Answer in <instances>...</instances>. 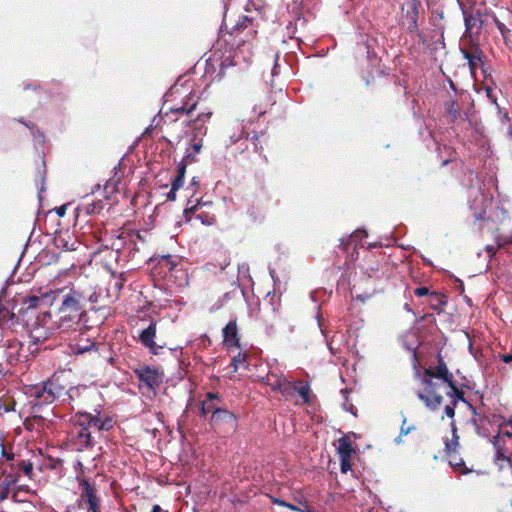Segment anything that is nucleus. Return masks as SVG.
Masks as SVG:
<instances>
[{"label":"nucleus","mask_w":512,"mask_h":512,"mask_svg":"<svg viewBox=\"0 0 512 512\" xmlns=\"http://www.w3.org/2000/svg\"><path fill=\"white\" fill-rule=\"evenodd\" d=\"M65 211H66V206H64V205L56 208V213H57L60 217H62V216H64V215H65Z\"/></svg>","instance_id":"69168bd1"},{"label":"nucleus","mask_w":512,"mask_h":512,"mask_svg":"<svg viewBox=\"0 0 512 512\" xmlns=\"http://www.w3.org/2000/svg\"><path fill=\"white\" fill-rule=\"evenodd\" d=\"M81 294L70 290L67 294L63 296L61 305L59 307V312H69V313H78L83 314V310L81 307Z\"/></svg>","instance_id":"9b49d317"},{"label":"nucleus","mask_w":512,"mask_h":512,"mask_svg":"<svg viewBox=\"0 0 512 512\" xmlns=\"http://www.w3.org/2000/svg\"><path fill=\"white\" fill-rule=\"evenodd\" d=\"M421 7L420 0H406L402 4V12L406 20H418L419 8Z\"/></svg>","instance_id":"aec40b11"},{"label":"nucleus","mask_w":512,"mask_h":512,"mask_svg":"<svg viewBox=\"0 0 512 512\" xmlns=\"http://www.w3.org/2000/svg\"><path fill=\"white\" fill-rule=\"evenodd\" d=\"M407 31L411 35H419L418 20H406Z\"/></svg>","instance_id":"e433bc0d"},{"label":"nucleus","mask_w":512,"mask_h":512,"mask_svg":"<svg viewBox=\"0 0 512 512\" xmlns=\"http://www.w3.org/2000/svg\"><path fill=\"white\" fill-rule=\"evenodd\" d=\"M414 294L418 297L428 296L430 297L431 292L427 287L421 286L414 290Z\"/></svg>","instance_id":"a18cd8bd"},{"label":"nucleus","mask_w":512,"mask_h":512,"mask_svg":"<svg viewBox=\"0 0 512 512\" xmlns=\"http://www.w3.org/2000/svg\"><path fill=\"white\" fill-rule=\"evenodd\" d=\"M83 314L78 313H69V312H59L57 315V319L52 321V317L49 312H44L41 316L37 318L36 323L39 327H36L33 332L35 333L34 337L39 340L40 338H47V332L42 333V329L47 328L48 330H60V331H68L69 329L74 328L79 321L81 320Z\"/></svg>","instance_id":"f03ea898"},{"label":"nucleus","mask_w":512,"mask_h":512,"mask_svg":"<svg viewBox=\"0 0 512 512\" xmlns=\"http://www.w3.org/2000/svg\"><path fill=\"white\" fill-rule=\"evenodd\" d=\"M72 350L75 355H81V354H84V353L90 352V351L97 352V347L94 342H90L86 345L77 344L72 348Z\"/></svg>","instance_id":"2f4dec72"},{"label":"nucleus","mask_w":512,"mask_h":512,"mask_svg":"<svg viewBox=\"0 0 512 512\" xmlns=\"http://www.w3.org/2000/svg\"><path fill=\"white\" fill-rule=\"evenodd\" d=\"M502 360L505 363H511L512 362V353H507L502 356Z\"/></svg>","instance_id":"338daca9"},{"label":"nucleus","mask_w":512,"mask_h":512,"mask_svg":"<svg viewBox=\"0 0 512 512\" xmlns=\"http://www.w3.org/2000/svg\"><path fill=\"white\" fill-rule=\"evenodd\" d=\"M354 452L352 445L349 440L346 438H341L339 440L338 453L340 457L350 458L352 453Z\"/></svg>","instance_id":"cd10ccee"},{"label":"nucleus","mask_w":512,"mask_h":512,"mask_svg":"<svg viewBox=\"0 0 512 512\" xmlns=\"http://www.w3.org/2000/svg\"><path fill=\"white\" fill-rule=\"evenodd\" d=\"M286 507L292 511H297V512H312L311 510L309 509H301L299 507H297L296 505L294 504H291V503H287Z\"/></svg>","instance_id":"603ef678"},{"label":"nucleus","mask_w":512,"mask_h":512,"mask_svg":"<svg viewBox=\"0 0 512 512\" xmlns=\"http://www.w3.org/2000/svg\"><path fill=\"white\" fill-rule=\"evenodd\" d=\"M189 163L182 159V161L177 166V176L180 178H185L186 168Z\"/></svg>","instance_id":"79ce46f5"},{"label":"nucleus","mask_w":512,"mask_h":512,"mask_svg":"<svg viewBox=\"0 0 512 512\" xmlns=\"http://www.w3.org/2000/svg\"><path fill=\"white\" fill-rule=\"evenodd\" d=\"M242 19L243 21L242 22H238L236 27L238 29H242V28H245L246 25H245V22H249L250 21V18L248 16H242Z\"/></svg>","instance_id":"bf43d9fd"},{"label":"nucleus","mask_w":512,"mask_h":512,"mask_svg":"<svg viewBox=\"0 0 512 512\" xmlns=\"http://www.w3.org/2000/svg\"><path fill=\"white\" fill-rule=\"evenodd\" d=\"M21 344L17 341L10 342L7 346L0 347V356L6 358V361L13 365L19 361V351Z\"/></svg>","instance_id":"f3484780"},{"label":"nucleus","mask_w":512,"mask_h":512,"mask_svg":"<svg viewBox=\"0 0 512 512\" xmlns=\"http://www.w3.org/2000/svg\"><path fill=\"white\" fill-rule=\"evenodd\" d=\"M78 419L82 421L90 430L93 428L97 431H103L102 425L103 419H101L98 415H92L88 412H79L77 413Z\"/></svg>","instance_id":"412c9836"},{"label":"nucleus","mask_w":512,"mask_h":512,"mask_svg":"<svg viewBox=\"0 0 512 512\" xmlns=\"http://www.w3.org/2000/svg\"><path fill=\"white\" fill-rule=\"evenodd\" d=\"M444 108L449 122L468 119L467 112H462L459 104L455 100H447L444 103Z\"/></svg>","instance_id":"dca6fc26"},{"label":"nucleus","mask_w":512,"mask_h":512,"mask_svg":"<svg viewBox=\"0 0 512 512\" xmlns=\"http://www.w3.org/2000/svg\"><path fill=\"white\" fill-rule=\"evenodd\" d=\"M219 401V396L216 393L208 392L206 399L200 403L199 414L201 417H206L209 413L213 414Z\"/></svg>","instance_id":"6ab92c4d"},{"label":"nucleus","mask_w":512,"mask_h":512,"mask_svg":"<svg viewBox=\"0 0 512 512\" xmlns=\"http://www.w3.org/2000/svg\"><path fill=\"white\" fill-rule=\"evenodd\" d=\"M156 336V323L151 322L147 328L141 331L139 335L140 342L150 350L155 352V342L154 338Z\"/></svg>","instance_id":"a211bd4d"},{"label":"nucleus","mask_w":512,"mask_h":512,"mask_svg":"<svg viewBox=\"0 0 512 512\" xmlns=\"http://www.w3.org/2000/svg\"><path fill=\"white\" fill-rule=\"evenodd\" d=\"M459 8L462 12L464 19L465 30L461 37L463 45L475 44L479 41L483 25L485 23V16L479 7L474 3L461 4Z\"/></svg>","instance_id":"f257e3e1"},{"label":"nucleus","mask_w":512,"mask_h":512,"mask_svg":"<svg viewBox=\"0 0 512 512\" xmlns=\"http://www.w3.org/2000/svg\"><path fill=\"white\" fill-rule=\"evenodd\" d=\"M249 270V267L246 263H242L241 265H238V273L245 275Z\"/></svg>","instance_id":"6e6d98bb"},{"label":"nucleus","mask_w":512,"mask_h":512,"mask_svg":"<svg viewBox=\"0 0 512 512\" xmlns=\"http://www.w3.org/2000/svg\"><path fill=\"white\" fill-rule=\"evenodd\" d=\"M69 445L74 451L91 449L95 445L92 431L75 415V422L69 433Z\"/></svg>","instance_id":"39448f33"},{"label":"nucleus","mask_w":512,"mask_h":512,"mask_svg":"<svg viewBox=\"0 0 512 512\" xmlns=\"http://www.w3.org/2000/svg\"><path fill=\"white\" fill-rule=\"evenodd\" d=\"M266 384L273 390L279 391L283 396L294 395L296 385L282 373L271 371L266 376Z\"/></svg>","instance_id":"1a4fd4ad"},{"label":"nucleus","mask_w":512,"mask_h":512,"mask_svg":"<svg viewBox=\"0 0 512 512\" xmlns=\"http://www.w3.org/2000/svg\"><path fill=\"white\" fill-rule=\"evenodd\" d=\"M498 248L512 245V231L507 234H501L496 237Z\"/></svg>","instance_id":"473e14b6"},{"label":"nucleus","mask_w":512,"mask_h":512,"mask_svg":"<svg viewBox=\"0 0 512 512\" xmlns=\"http://www.w3.org/2000/svg\"><path fill=\"white\" fill-rule=\"evenodd\" d=\"M234 367V371H237L240 367H245L246 365V354L238 353L237 356L233 357L232 363Z\"/></svg>","instance_id":"f704fd0d"},{"label":"nucleus","mask_w":512,"mask_h":512,"mask_svg":"<svg viewBox=\"0 0 512 512\" xmlns=\"http://www.w3.org/2000/svg\"><path fill=\"white\" fill-rule=\"evenodd\" d=\"M102 425V430L103 431H108L109 429L112 428V419L111 418H105L103 419V423H101Z\"/></svg>","instance_id":"3c124183"},{"label":"nucleus","mask_w":512,"mask_h":512,"mask_svg":"<svg viewBox=\"0 0 512 512\" xmlns=\"http://www.w3.org/2000/svg\"><path fill=\"white\" fill-rule=\"evenodd\" d=\"M15 481L13 479H10L9 477H5L3 480L0 481V501L5 500L10 491V486Z\"/></svg>","instance_id":"c756f323"},{"label":"nucleus","mask_w":512,"mask_h":512,"mask_svg":"<svg viewBox=\"0 0 512 512\" xmlns=\"http://www.w3.org/2000/svg\"><path fill=\"white\" fill-rule=\"evenodd\" d=\"M178 190H172V188L170 189V191L167 193V199L169 201H174L176 199V192Z\"/></svg>","instance_id":"052dcab7"},{"label":"nucleus","mask_w":512,"mask_h":512,"mask_svg":"<svg viewBox=\"0 0 512 512\" xmlns=\"http://www.w3.org/2000/svg\"><path fill=\"white\" fill-rule=\"evenodd\" d=\"M309 387L307 385H303L301 387H296V390L295 392L297 391L298 394L305 400L307 401L308 399V394H309Z\"/></svg>","instance_id":"c03bdc74"},{"label":"nucleus","mask_w":512,"mask_h":512,"mask_svg":"<svg viewBox=\"0 0 512 512\" xmlns=\"http://www.w3.org/2000/svg\"><path fill=\"white\" fill-rule=\"evenodd\" d=\"M460 50L463 54V57L467 59L471 72L474 73L475 69L483 64V53L478 43L463 45Z\"/></svg>","instance_id":"f8f14e48"},{"label":"nucleus","mask_w":512,"mask_h":512,"mask_svg":"<svg viewBox=\"0 0 512 512\" xmlns=\"http://www.w3.org/2000/svg\"><path fill=\"white\" fill-rule=\"evenodd\" d=\"M247 215L250 221L254 224H262L265 220L264 212L261 209L254 206L250 207L247 210Z\"/></svg>","instance_id":"bb28decb"},{"label":"nucleus","mask_w":512,"mask_h":512,"mask_svg":"<svg viewBox=\"0 0 512 512\" xmlns=\"http://www.w3.org/2000/svg\"><path fill=\"white\" fill-rule=\"evenodd\" d=\"M452 430H453V439L451 442L446 443L447 450H451L453 445L454 446L458 445V436L456 434V427H455L454 423H452Z\"/></svg>","instance_id":"37998d69"},{"label":"nucleus","mask_w":512,"mask_h":512,"mask_svg":"<svg viewBox=\"0 0 512 512\" xmlns=\"http://www.w3.org/2000/svg\"><path fill=\"white\" fill-rule=\"evenodd\" d=\"M82 486V494L81 500L84 501L88 505V512H101L99 499L96 496V488L91 485L88 481H83L81 483Z\"/></svg>","instance_id":"ddd939ff"},{"label":"nucleus","mask_w":512,"mask_h":512,"mask_svg":"<svg viewBox=\"0 0 512 512\" xmlns=\"http://www.w3.org/2000/svg\"><path fill=\"white\" fill-rule=\"evenodd\" d=\"M196 108V103L194 102L189 107L186 106V104L182 105L181 107L172 109L175 113H185L187 115L191 114L192 111Z\"/></svg>","instance_id":"58836bf2"},{"label":"nucleus","mask_w":512,"mask_h":512,"mask_svg":"<svg viewBox=\"0 0 512 512\" xmlns=\"http://www.w3.org/2000/svg\"><path fill=\"white\" fill-rule=\"evenodd\" d=\"M444 412H445L447 417L453 418L454 415H455V406L453 404L452 405H446Z\"/></svg>","instance_id":"09e8293b"},{"label":"nucleus","mask_w":512,"mask_h":512,"mask_svg":"<svg viewBox=\"0 0 512 512\" xmlns=\"http://www.w3.org/2000/svg\"><path fill=\"white\" fill-rule=\"evenodd\" d=\"M61 294V291L59 289L57 290H51L49 292H45L38 295H31L24 299L23 304L25 305L26 309H34L41 306H49L52 305L53 302L57 299V297Z\"/></svg>","instance_id":"9d476101"},{"label":"nucleus","mask_w":512,"mask_h":512,"mask_svg":"<svg viewBox=\"0 0 512 512\" xmlns=\"http://www.w3.org/2000/svg\"><path fill=\"white\" fill-rule=\"evenodd\" d=\"M324 293H325V291H323V290H315V291L311 292L310 297H311L313 302H317L318 301V296L320 294H324Z\"/></svg>","instance_id":"5fc2aeb1"},{"label":"nucleus","mask_w":512,"mask_h":512,"mask_svg":"<svg viewBox=\"0 0 512 512\" xmlns=\"http://www.w3.org/2000/svg\"><path fill=\"white\" fill-rule=\"evenodd\" d=\"M56 243L58 247H62L63 249L67 251L75 250L74 243L69 244L67 241H65L63 238H57Z\"/></svg>","instance_id":"a19ab883"},{"label":"nucleus","mask_w":512,"mask_h":512,"mask_svg":"<svg viewBox=\"0 0 512 512\" xmlns=\"http://www.w3.org/2000/svg\"><path fill=\"white\" fill-rule=\"evenodd\" d=\"M495 25L501 33L506 44L512 43V29L508 28L504 23L494 18Z\"/></svg>","instance_id":"c85d7f7f"},{"label":"nucleus","mask_w":512,"mask_h":512,"mask_svg":"<svg viewBox=\"0 0 512 512\" xmlns=\"http://www.w3.org/2000/svg\"><path fill=\"white\" fill-rule=\"evenodd\" d=\"M20 123L24 124L26 127H28L31 130L34 145L37 148V146H42L45 142V136L44 134L31 122H26L22 118L18 120Z\"/></svg>","instance_id":"393cba45"},{"label":"nucleus","mask_w":512,"mask_h":512,"mask_svg":"<svg viewBox=\"0 0 512 512\" xmlns=\"http://www.w3.org/2000/svg\"><path fill=\"white\" fill-rule=\"evenodd\" d=\"M39 173H40V177H41V186L39 187L38 198L41 201L42 200V193L45 191V187H44L45 176H44V171L43 172H39Z\"/></svg>","instance_id":"8fccbe9b"},{"label":"nucleus","mask_w":512,"mask_h":512,"mask_svg":"<svg viewBox=\"0 0 512 512\" xmlns=\"http://www.w3.org/2000/svg\"><path fill=\"white\" fill-rule=\"evenodd\" d=\"M485 250L489 254L490 259H492L496 255V252H497V249L492 245H487L485 247Z\"/></svg>","instance_id":"864d4df0"},{"label":"nucleus","mask_w":512,"mask_h":512,"mask_svg":"<svg viewBox=\"0 0 512 512\" xmlns=\"http://www.w3.org/2000/svg\"><path fill=\"white\" fill-rule=\"evenodd\" d=\"M278 59H279V55L277 54V55H276V59H275V63H274V67H273V69H272V75H273V76H275V75H277V74H278V67H279V65H278Z\"/></svg>","instance_id":"e2e57ef3"},{"label":"nucleus","mask_w":512,"mask_h":512,"mask_svg":"<svg viewBox=\"0 0 512 512\" xmlns=\"http://www.w3.org/2000/svg\"><path fill=\"white\" fill-rule=\"evenodd\" d=\"M202 204L200 200H188L187 206L184 209V216L187 218V220H190L189 215L194 213L197 209V207Z\"/></svg>","instance_id":"72a5a7b5"},{"label":"nucleus","mask_w":512,"mask_h":512,"mask_svg":"<svg viewBox=\"0 0 512 512\" xmlns=\"http://www.w3.org/2000/svg\"><path fill=\"white\" fill-rule=\"evenodd\" d=\"M28 393H29L30 397H33L36 400H38L39 404H44L45 393H44L43 383L30 388Z\"/></svg>","instance_id":"7c9ffc66"},{"label":"nucleus","mask_w":512,"mask_h":512,"mask_svg":"<svg viewBox=\"0 0 512 512\" xmlns=\"http://www.w3.org/2000/svg\"><path fill=\"white\" fill-rule=\"evenodd\" d=\"M22 86H23L24 90H28V89H36L38 87V84L36 82L35 83L23 82Z\"/></svg>","instance_id":"4d7b16f0"},{"label":"nucleus","mask_w":512,"mask_h":512,"mask_svg":"<svg viewBox=\"0 0 512 512\" xmlns=\"http://www.w3.org/2000/svg\"><path fill=\"white\" fill-rule=\"evenodd\" d=\"M210 426L218 433L230 434L237 428L236 416L218 404L209 419Z\"/></svg>","instance_id":"423d86ee"},{"label":"nucleus","mask_w":512,"mask_h":512,"mask_svg":"<svg viewBox=\"0 0 512 512\" xmlns=\"http://www.w3.org/2000/svg\"><path fill=\"white\" fill-rule=\"evenodd\" d=\"M492 203V196L485 194L482 185L471 187L469 191V207L476 220L484 219L487 208Z\"/></svg>","instance_id":"0eeeda50"},{"label":"nucleus","mask_w":512,"mask_h":512,"mask_svg":"<svg viewBox=\"0 0 512 512\" xmlns=\"http://www.w3.org/2000/svg\"><path fill=\"white\" fill-rule=\"evenodd\" d=\"M444 18V12L443 11H434V19H433V25L436 26L438 29L441 28L440 24L437 22V20H441Z\"/></svg>","instance_id":"de8ad7c7"},{"label":"nucleus","mask_w":512,"mask_h":512,"mask_svg":"<svg viewBox=\"0 0 512 512\" xmlns=\"http://www.w3.org/2000/svg\"><path fill=\"white\" fill-rule=\"evenodd\" d=\"M139 381L149 389H155L163 381V373L156 367L143 365L134 370Z\"/></svg>","instance_id":"6e6552de"},{"label":"nucleus","mask_w":512,"mask_h":512,"mask_svg":"<svg viewBox=\"0 0 512 512\" xmlns=\"http://www.w3.org/2000/svg\"><path fill=\"white\" fill-rule=\"evenodd\" d=\"M449 390L446 394L452 398V404L456 406L458 401H462L466 403V399L464 398V392L457 388L454 381H451V384H447Z\"/></svg>","instance_id":"a878e982"},{"label":"nucleus","mask_w":512,"mask_h":512,"mask_svg":"<svg viewBox=\"0 0 512 512\" xmlns=\"http://www.w3.org/2000/svg\"><path fill=\"white\" fill-rule=\"evenodd\" d=\"M184 184V178H180L178 176H176L173 181H172V184H171V188L172 190H179Z\"/></svg>","instance_id":"49530a36"},{"label":"nucleus","mask_w":512,"mask_h":512,"mask_svg":"<svg viewBox=\"0 0 512 512\" xmlns=\"http://www.w3.org/2000/svg\"><path fill=\"white\" fill-rule=\"evenodd\" d=\"M18 466L24 475L32 478L33 464L31 462L22 460Z\"/></svg>","instance_id":"c9c22d12"},{"label":"nucleus","mask_w":512,"mask_h":512,"mask_svg":"<svg viewBox=\"0 0 512 512\" xmlns=\"http://www.w3.org/2000/svg\"><path fill=\"white\" fill-rule=\"evenodd\" d=\"M486 95L487 97L493 102V103H496V98L493 96V92H492V89L487 87L486 88Z\"/></svg>","instance_id":"680f3d73"},{"label":"nucleus","mask_w":512,"mask_h":512,"mask_svg":"<svg viewBox=\"0 0 512 512\" xmlns=\"http://www.w3.org/2000/svg\"><path fill=\"white\" fill-rule=\"evenodd\" d=\"M367 236V232L366 230L362 229V230H356L351 236H350V239L348 241H344V240H341V245H343L345 247L346 243L350 242V241H355L356 239L358 238H363V237H366Z\"/></svg>","instance_id":"4c0bfd02"},{"label":"nucleus","mask_w":512,"mask_h":512,"mask_svg":"<svg viewBox=\"0 0 512 512\" xmlns=\"http://www.w3.org/2000/svg\"><path fill=\"white\" fill-rule=\"evenodd\" d=\"M105 206V200L98 199L92 201L91 203H84L78 206L77 211L79 213H84L86 215H95L99 214Z\"/></svg>","instance_id":"5701e85b"},{"label":"nucleus","mask_w":512,"mask_h":512,"mask_svg":"<svg viewBox=\"0 0 512 512\" xmlns=\"http://www.w3.org/2000/svg\"><path fill=\"white\" fill-rule=\"evenodd\" d=\"M212 113H200L197 118L190 120L189 126L195 131L194 139L191 141L189 146L186 148L183 160L188 163L196 161V156L202 149V139L196 140L198 136H203L207 132V128L204 125L211 117Z\"/></svg>","instance_id":"20e7f679"},{"label":"nucleus","mask_w":512,"mask_h":512,"mask_svg":"<svg viewBox=\"0 0 512 512\" xmlns=\"http://www.w3.org/2000/svg\"><path fill=\"white\" fill-rule=\"evenodd\" d=\"M44 404H51L66 394L65 388L56 381L48 380L43 382Z\"/></svg>","instance_id":"4468645a"},{"label":"nucleus","mask_w":512,"mask_h":512,"mask_svg":"<svg viewBox=\"0 0 512 512\" xmlns=\"http://www.w3.org/2000/svg\"><path fill=\"white\" fill-rule=\"evenodd\" d=\"M447 304V298L445 295H442L437 292H431L430 297L428 298V305L434 311L438 313L441 312V307Z\"/></svg>","instance_id":"b1692460"},{"label":"nucleus","mask_w":512,"mask_h":512,"mask_svg":"<svg viewBox=\"0 0 512 512\" xmlns=\"http://www.w3.org/2000/svg\"><path fill=\"white\" fill-rule=\"evenodd\" d=\"M340 470L344 474L351 470L350 458L340 457Z\"/></svg>","instance_id":"ea45409f"},{"label":"nucleus","mask_w":512,"mask_h":512,"mask_svg":"<svg viewBox=\"0 0 512 512\" xmlns=\"http://www.w3.org/2000/svg\"><path fill=\"white\" fill-rule=\"evenodd\" d=\"M224 342L229 346H238L239 339L237 338V325L236 321H229L223 328Z\"/></svg>","instance_id":"4be33fe9"},{"label":"nucleus","mask_w":512,"mask_h":512,"mask_svg":"<svg viewBox=\"0 0 512 512\" xmlns=\"http://www.w3.org/2000/svg\"><path fill=\"white\" fill-rule=\"evenodd\" d=\"M424 373H430L433 378L441 382V385L451 384L453 375L448 371L446 364L442 359H439L438 364L435 367H430L424 371Z\"/></svg>","instance_id":"2eb2a0df"},{"label":"nucleus","mask_w":512,"mask_h":512,"mask_svg":"<svg viewBox=\"0 0 512 512\" xmlns=\"http://www.w3.org/2000/svg\"><path fill=\"white\" fill-rule=\"evenodd\" d=\"M273 503L277 504L279 506H282V507H286V505H287V502H285L284 500L278 499V498H273Z\"/></svg>","instance_id":"774afa93"},{"label":"nucleus","mask_w":512,"mask_h":512,"mask_svg":"<svg viewBox=\"0 0 512 512\" xmlns=\"http://www.w3.org/2000/svg\"><path fill=\"white\" fill-rule=\"evenodd\" d=\"M241 133H243V131ZM241 137H242V134H239L237 136L231 135L230 136V144H235L236 142H238L241 139Z\"/></svg>","instance_id":"0e129e2a"},{"label":"nucleus","mask_w":512,"mask_h":512,"mask_svg":"<svg viewBox=\"0 0 512 512\" xmlns=\"http://www.w3.org/2000/svg\"><path fill=\"white\" fill-rule=\"evenodd\" d=\"M423 389L417 392L418 398L424 402L425 406L432 411H435L443 402V396L440 394V389L447 385H441V382L433 378L430 373H423L420 377Z\"/></svg>","instance_id":"7ed1b4c3"},{"label":"nucleus","mask_w":512,"mask_h":512,"mask_svg":"<svg viewBox=\"0 0 512 512\" xmlns=\"http://www.w3.org/2000/svg\"><path fill=\"white\" fill-rule=\"evenodd\" d=\"M320 309V306H318V310ZM316 319H317V322H318V326L321 330V333L324 337H326V331L322 328V324H321V315L320 313L318 312L317 315H316Z\"/></svg>","instance_id":"13d9d810"}]
</instances>
